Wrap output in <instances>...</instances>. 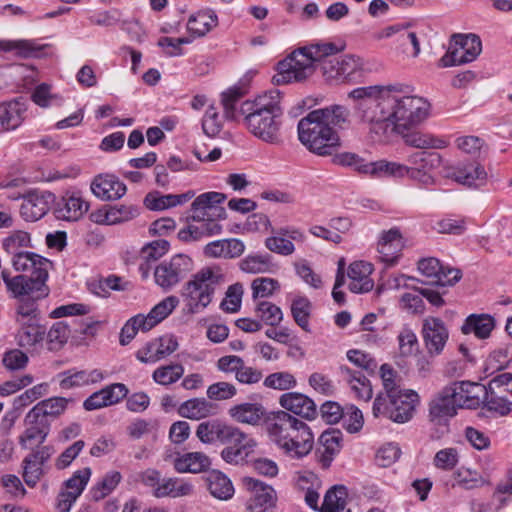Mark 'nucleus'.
I'll use <instances>...</instances> for the list:
<instances>
[{
  "instance_id": "7",
  "label": "nucleus",
  "mask_w": 512,
  "mask_h": 512,
  "mask_svg": "<svg viewBox=\"0 0 512 512\" xmlns=\"http://www.w3.org/2000/svg\"><path fill=\"white\" fill-rule=\"evenodd\" d=\"M390 100V123L397 133L418 126L429 116L430 104L422 97L409 95L407 85H392Z\"/></svg>"
},
{
  "instance_id": "39",
  "label": "nucleus",
  "mask_w": 512,
  "mask_h": 512,
  "mask_svg": "<svg viewBox=\"0 0 512 512\" xmlns=\"http://www.w3.org/2000/svg\"><path fill=\"white\" fill-rule=\"evenodd\" d=\"M229 414L237 422L256 425L264 416L265 409L259 403H241L231 407Z\"/></svg>"
},
{
  "instance_id": "4",
  "label": "nucleus",
  "mask_w": 512,
  "mask_h": 512,
  "mask_svg": "<svg viewBox=\"0 0 512 512\" xmlns=\"http://www.w3.org/2000/svg\"><path fill=\"white\" fill-rule=\"evenodd\" d=\"M271 440L285 454L300 459L313 448L314 436L309 426L286 411L277 412L268 423Z\"/></svg>"
},
{
  "instance_id": "9",
  "label": "nucleus",
  "mask_w": 512,
  "mask_h": 512,
  "mask_svg": "<svg viewBox=\"0 0 512 512\" xmlns=\"http://www.w3.org/2000/svg\"><path fill=\"white\" fill-rule=\"evenodd\" d=\"M419 395L414 390L396 394H378L373 403V415L383 416L395 423H406L413 418Z\"/></svg>"
},
{
  "instance_id": "18",
  "label": "nucleus",
  "mask_w": 512,
  "mask_h": 512,
  "mask_svg": "<svg viewBox=\"0 0 512 512\" xmlns=\"http://www.w3.org/2000/svg\"><path fill=\"white\" fill-rule=\"evenodd\" d=\"M55 199V195L49 191H29L23 196L20 215L25 221H37L48 213Z\"/></svg>"
},
{
  "instance_id": "3",
  "label": "nucleus",
  "mask_w": 512,
  "mask_h": 512,
  "mask_svg": "<svg viewBox=\"0 0 512 512\" xmlns=\"http://www.w3.org/2000/svg\"><path fill=\"white\" fill-rule=\"evenodd\" d=\"M13 268L18 272H30V276L17 275L10 276V271L4 269L1 271V278L6 285L7 291L14 298H18L25 294H36L38 298H45L49 294V287L46 282L49 277V269L52 262L47 258L34 253L28 252L20 255L12 263Z\"/></svg>"
},
{
  "instance_id": "58",
  "label": "nucleus",
  "mask_w": 512,
  "mask_h": 512,
  "mask_svg": "<svg viewBox=\"0 0 512 512\" xmlns=\"http://www.w3.org/2000/svg\"><path fill=\"white\" fill-rule=\"evenodd\" d=\"M312 304L306 297H296L291 304V314L294 321L303 330L309 331V317L311 313Z\"/></svg>"
},
{
  "instance_id": "41",
  "label": "nucleus",
  "mask_w": 512,
  "mask_h": 512,
  "mask_svg": "<svg viewBox=\"0 0 512 512\" xmlns=\"http://www.w3.org/2000/svg\"><path fill=\"white\" fill-rule=\"evenodd\" d=\"M218 24V17L214 11H200L189 17L188 31L195 37H203Z\"/></svg>"
},
{
  "instance_id": "17",
  "label": "nucleus",
  "mask_w": 512,
  "mask_h": 512,
  "mask_svg": "<svg viewBox=\"0 0 512 512\" xmlns=\"http://www.w3.org/2000/svg\"><path fill=\"white\" fill-rule=\"evenodd\" d=\"M455 390L451 385L443 387L429 402V419L436 424H442L457 414L459 408L455 398Z\"/></svg>"
},
{
  "instance_id": "6",
  "label": "nucleus",
  "mask_w": 512,
  "mask_h": 512,
  "mask_svg": "<svg viewBox=\"0 0 512 512\" xmlns=\"http://www.w3.org/2000/svg\"><path fill=\"white\" fill-rule=\"evenodd\" d=\"M225 282V275L219 267H204L193 274L180 291L188 312L195 314L208 307L215 291Z\"/></svg>"
},
{
  "instance_id": "55",
  "label": "nucleus",
  "mask_w": 512,
  "mask_h": 512,
  "mask_svg": "<svg viewBox=\"0 0 512 512\" xmlns=\"http://www.w3.org/2000/svg\"><path fill=\"white\" fill-rule=\"evenodd\" d=\"M239 266L246 273H266L271 270V256L269 254L248 255L240 261Z\"/></svg>"
},
{
  "instance_id": "8",
  "label": "nucleus",
  "mask_w": 512,
  "mask_h": 512,
  "mask_svg": "<svg viewBox=\"0 0 512 512\" xmlns=\"http://www.w3.org/2000/svg\"><path fill=\"white\" fill-rule=\"evenodd\" d=\"M348 97L356 102L355 110L363 122H390L392 85L358 87L349 92Z\"/></svg>"
},
{
  "instance_id": "46",
  "label": "nucleus",
  "mask_w": 512,
  "mask_h": 512,
  "mask_svg": "<svg viewBox=\"0 0 512 512\" xmlns=\"http://www.w3.org/2000/svg\"><path fill=\"white\" fill-rule=\"evenodd\" d=\"M17 299L19 301L16 305V323L25 324V322L39 320L40 311L37 300L40 298L36 297V294H25Z\"/></svg>"
},
{
  "instance_id": "1",
  "label": "nucleus",
  "mask_w": 512,
  "mask_h": 512,
  "mask_svg": "<svg viewBox=\"0 0 512 512\" xmlns=\"http://www.w3.org/2000/svg\"><path fill=\"white\" fill-rule=\"evenodd\" d=\"M350 110L334 104L309 112L298 122V138L312 153L331 156L341 147L339 131L350 125Z\"/></svg>"
},
{
  "instance_id": "35",
  "label": "nucleus",
  "mask_w": 512,
  "mask_h": 512,
  "mask_svg": "<svg viewBox=\"0 0 512 512\" xmlns=\"http://www.w3.org/2000/svg\"><path fill=\"white\" fill-rule=\"evenodd\" d=\"M26 104L21 99L0 104V125L3 130H15L24 120Z\"/></svg>"
},
{
  "instance_id": "57",
  "label": "nucleus",
  "mask_w": 512,
  "mask_h": 512,
  "mask_svg": "<svg viewBox=\"0 0 512 512\" xmlns=\"http://www.w3.org/2000/svg\"><path fill=\"white\" fill-rule=\"evenodd\" d=\"M338 51L336 47L335 51L320 57L316 62L319 63L322 74L327 81L343 80L342 71L340 70V58L336 55Z\"/></svg>"
},
{
  "instance_id": "29",
  "label": "nucleus",
  "mask_w": 512,
  "mask_h": 512,
  "mask_svg": "<svg viewBox=\"0 0 512 512\" xmlns=\"http://www.w3.org/2000/svg\"><path fill=\"white\" fill-rule=\"evenodd\" d=\"M338 373L341 379L351 387V390L359 400L367 402L372 398L373 390L370 381L364 373L355 371V369L347 365H341Z\"/></svg>"
},
{
  "instance_id": "45",
  "label": "nucleus",
  "mask_w": 512,
  "mask_h": 512,
  "mask_svg": "<svg viewBox=\"0 0 512 512\" xmlns=\"http://www.w3.org/2000/svg\"><path fill=\"white\" fill-rule=\"evenodd\" d=\"M343 434L338 429H331L323 432L319 437V442L323 447L321 462L324 466H329L333 457L339 453Z\"/></svg>"
},
{
  "instance_id": "30",
  "label": "nucleus",
  "mask_w": 512,
  "mask_h": 512,
  "mask_svg": "<svg viewBox=\"0 0 512 512\" xmlns=\"http://www.w3.org/2000/svg\"><path fill=\"white\" fill-rule=\"evenodd\" d=\"M373 271L372 264L365 261H355L350 264L348 277L350 278L349 289L353 293L369 292L373 288V281L370 274Z\"/></svg>"
},
{
  "instance_id": "64",
  "label": "nucleus",
  "mask_w": 512,
  "mask_h": 512,
  "mask_svg": "<svg viewBox=\"0 0 512 512\" xmlns=\"http://www.w3.org/2000/svg\"><path fill=\"white\" fill-rule=\"evenodd\" d=\"M401 455V449L395 443H387L380 447L375 455V462L379 467H390Z\"/></svg>"
},
{
  "instance_id": "48",
  "label": "nucleus",
  "mask_w": 512,
  "mask_h": 512,
  "mask_svg": "<svg viewBox=\"0 0 512 512\" xmlns=\"http://www.w3.org/2000/svg\"><path fill=\"white\" fill-rule=\"evenodd\" d=\"M136 205H114L104 211V221L107 225H115L130 221L139 215Z\"/></svg>"
},
{
  "instance_id": "20",
  "label": "nucleus",
  "mask_w": 512,
  "mask_h": 512,
  "mask_svg": "<svg viewBox=\"0 0 512 512\" xmlns=\"http://www.w3.org/2000/svg\"><path fill=\"white\" fill-rule=\"evenodd\" d=\"M177 338L172 334H165L148 342L137 351L136 357L142 363H155L166 358L178 349Z\"/></svg>"
},
{
  "instance_id": "37",
  "label": "nucleus",
  "mask_w": 512,
  "mask_h": 512,
  "mask_svg": "<svg viewBox=\"0 0 512 512\" xmlns=\"http://www.w3.org/2000/svg\"><path fill=\"white\" fill-rule=\"evenodd\" d=\"M19 328L16 339L18 345L23 348L34 347L44 340L46 328L40 325L39 320L17 323Z\"/></svg>"
},
{
  "instance_id": "28",
  "label": "nucleus",
  "mask_w": 512,
  "mask_h": 512,
  "mask_svg": "<svg viewBox=\"0 0 512 512\" xmlns=\"http://www.w3.org/2000/svg\"><path fill=\"white\" fill-rule=\"evenodd\" d=\"M279 402L280 405L287 411H290L308 420L314 419L317 415V408L314 401L302 393H285L280 397Z\"/></svg>"
},
{
  "instance_id": "53",
  "label": "nucleus",
  "mask_w": 512,
  "mask_h": 512,
  "mask_svg": "<svg viewBox=\"0 0 512 512\" xmlns=\"http://www.w3.org/2000/svg\"><path fill=\"white\" fill-rule=\"evenodd\" d=\"M452 42L463 48L468 62L474 61L482 51V43L475 34H454Z\"/></svg>"
},
{
  "instance_id": "2",
  "label": "nucleus",
  "mask_w": 512,
  "mask_h": 512,
  "mask_svg": "<svg viewBox=\"0 0 512 512\" xmlns=\"http://www.w3.org/2000/svg\"><path fill=\"white\" fill-rule=\"evenodd\" d=\"M281 93L274 89L242 103L239 114L248 131L256 138L269 143L280 144L283 108Z\"/></svg>"
},
{
  "instance_id": "22",
  "label": "nucleus",
  "mask_w": 512,
  "mask_h": 512,
  "mask_svg": "<svg viewBox=\"0 0 512 512\" xmlns=\"http://www.w3.org/2000/svg\"><path fill=\"white\" fill-rule=\"evenodd\" d=\"M455 390L459 408H477L482 402L486 404V386L470 381H456L450 384Z\"/></svg>"
},
{
  "instance_id": "32",
  "label": "nucleus",
  "mask_w": 512,
  "mask_h": 512,
  "mask_svg": "<svg viewBox=\"0 0 512 512\" xmlns=\"http://www.w3.org/2000/svg\"><path fill=\"white\" fill-rule=\"evenodd\" d=\"M239 437L231 441L221 452L222 458L230 464H238L244 461L256 446L254 439L240 430Z\"/></svg>"
},
{
  "instance_id": "26",
  "label": "nucleus",
  "mask_w": 512,
  "mask_h": 512,
  "mask_svg": "<svg viewBox=\"0 0 512 512\" xmlns=\"http://www.w3.org/2000/svg\"><path fill=\"white\" fill-rule=\"evenodd\" d=\"M94 195L102 200H118L125 195L127 188L116 176L111 174L98 175L91 183Z\"/></svg>"
},
{
  "instance_id": "33",
  "label": "nucleus",
  "mask_w": 512,
  "mask_h": 512,
  "mask_svg": "<svg viewBox=\"0 0 512 512\" xmlns=\"http://www.w3.org/2000/svg\"><path fill=\"white\" fill-rule=\"evenodd\" d=\"M239 437L231 441L221 452L222 458L230 464H238L244 461L256 446L254 439L240 430Z\"/></svg>"
},
{
  "instance_id": "61",
  "label": "nucleus",
  "mask_w": 512,
  "mask_h": 512,
  "mask_svg": "<svg viewBox=\"0 0 512 512\" xmlns=\"http://www.w3.org/2000/svg\"><path fill=\"white\" fill-rule=\"evenodd\" d=\"M91 473L92 472L89 467L74 472V474L67 481H65V492L72 494V496H75V498H78L85 489L90 479Z\"/></svg>"
},
{
  "instance_id": "62",
  "label": "nucleus",
  "mask_w": 512,
  "mask_h": 512,
  "mask_svg": "<svg viewBox=\"0 0 512 512\" xmlns=\"http://www.w3.org/2000/svg\"><path fill=\"white\" fill-rule=\"evenodd\" d=\"M243 285L235 283L230 285L226 291L225 298L220 304V308L228 313H235L241 308Z\"/></svg>"
},
{
  "instance_id": "24",
  "label": "nucleus",
  "mask_w": 512,
  "mask_h": 512,
  "mask_svg": "<svg viewBox=\"0 0 512 512\" xmlns=\"http://www.w3.org/2000/svg\"><path fill=\"white\" fill-rule=\"evenodd\" d=\"M403 247L404 241L399 229L392 228L382 232L378 242V252L381 261L389 267L394 266L401 256Z\"/></svg>"
},
{
  "instance_id": "60",
  "label": "nucleus",
  "mask_w": 512,
  "mask_h": 512,
  "mask_svg": "<svg viewBox=\"0 0 512 512\" xmlns=\"http://www.w3.org/2000/svg\"><path fill=\"white\" fill-rule=\"evenodd\" d=\"M70 329L66 322L58 321L52 325L47 332L48 349L51 351L59 350L68 340Z\"/></svg>"
},
{
  "instance_id": "16",
  "label": "nucleus",
  "mask_w": 512,
  "mask_h": 512,
  "mask_svg": "<svg viewBox=\"0 0 512 512\" xmlns=\"http://www.w3.org/2000/svg\"><path fill=\"white\" fill-rule=\"evenodd\" d=\"M418 270L426 278L424 283L431 286L453 285L462 277L460 270L444 269L434 257L421 259L418 262Z\"/></svg>"
},
{
  "instance_id": "19",
  "label": "nucleus",
  "mask_w": 512,
  "mask_h": 512,
  "mask_svg": "<svg viewBox=\"0 0 512 512\" xmlns=\"http://www.w3.org/2000/svg\"><path fill=\"white\" fill-rule=\"evenodd\" d=\"M422 336L425 348L430 356H437L443 351L449 338L448 330L440 318L428 317L422 324Z\"/></svg>"
},
{
  "instance_id": "56",
  "label": "nucleus",
  "mask_w": 512,
  "mask_h": 512,
  "mask_svg": "<svg viewBox=\"0 0 512 512\" xmlns=\"http://www.w3.org/2000/svg\"><path fill=\"white\" fill-rule=\"evenodd\" d=\"M67 403L66 398L52 397L37 403L32 409L39 412L43 418H56L65 411Z\"/></svg>"
},
{
  "instance_id": "36",
  "label": "nucleus",
  "mask_w": 512,
  "mask_h": 512,
  "mask_svg": "<svg viewBox=\"0 0 512 512\" xmlns=\"http://www.w3.org/2000/svg\"><path fill=\"white\" fill-rule=\"evenodd\" d=\"M32 247L31 236L23 230H14L2 240L3 250L11 256V264L20 255L28 253L27 249Z\"/></svg>"
},
{
  "instance_id": "54",
  "label": "nucleus",
  "mask_w": 512,
  "mask_h": 512,
  "mask_svg": "<svg viewBox=\"0 0 512 512\" xmlns=\"http://www.w3.org/2000/svg\"><path fill=\"white\" fill-rule=\"evenodd\" d=\"M184 374V367L180 363L163 365L154 370L152 379L159 385L168 386L176 383Z\"/></svg>"
},
{
  "instance_id": "12",
  "label": "nucleus",
  "mask_w": 512,
  "mask_h": 512,
  "mask_svg": "<svg viewBox=\"0 0 512 512\" xmlns=\"http://www.w3.org/2000/svg\"><path fill=\"white\" fill-rule=\"evenodd\" d=\"M192 269V260L184 254L174 255L154 269L155 282L161 288L170 290L177 285Z\"/></svg>"
},
{
  "instance_id": "43",
  "label": "nucleus",
  "mask_w": 512,
  "mask_h": 512,
  "mask_svg": "<svg viewBox=\"0 0 512 512\" xmlns=\"http://www.w3.org/2000/svg\"><path fill=\"white\" fill-rule=\"evenodd\" d=\"M178 305L179 299L174 295L168 296L156 304L147 315H144L146 330L152 329L166 319Z\"/></svg>"
},
{
  "instance_id": "27",
  "label": "nucleus",
  "mask_w": 512,
  "mask_h": 512,
  "mask_svg": "<svg viewBox=\"0 0 512 512\" xmlns=\"http://www.w3.org/2000/svg\"><path fill=\"white\" fill-rule=\"evenodd\" d=\"M89 206L80 196L66 194L55 204L54 215L57 219L76 221L87 212Z\"/></svg>"
},
{
  "instance_id": "63",
  "label": "nucleus",
  "mask_w": 512,
  "mask_h": 512,
  "mask_svg": "<svg viewBox=\"0 0 512 512\" xmlns=\"http://www.w3.org/2000/svg\"><path fill=\"white\" fill-rule=\"evenodd\" d=\"M251 289L253 299L267 298L280 289V284L276 279L260 277L253 280Z\"/></svg>"
},
{
  "instance_id": "52",
  "label": "nucleus",
  "mask_w": 512,
  "mask_h": 512,
  "mask_svg": "<svg viewBox=\"0 0 512 512\" xmlns=\"http://www.w3.org/2000/svg\"><path fill=\"white\" fill-rule=\"evenodd\" d=\"M347 490L344 486H334L327 491L320 512H340L346 505Z\"/></svg>"
},
{
  "instance_id": "21",
  "label": "nucleus",
  "mask_w": 512,
  "mask_h": 512,
  "mask_svg": "<svg viewBox=\"0 0 512 512\" xmlns=\"http://www.w3.org/2000/svg\"><path fill=\"white\" fill-rule=\"evenodd\" d=\"M272 235L265 239V247L276 254L288 256L294 253L295 246L292 241H303V233L290 227H282L279 229L272 228Z\"/></svg>"
},
{
  "instance_id": "40",
  "label": "nucleus",
  "mask_w": 512,
  "mask_h": 512,
  "mask_svg": "<svg viewBox=\"0 0 512 512\" xmlns=\"http://www.w3.org/2000/svg\"><path fill=\"white\" fill-rule=\"evenodd\" d=\"M393 167L394 165L389 164V161L378 160L374 162H367L357 154L351 168L362 175H367L373 178H383L390 176V172H393Z\"/></svg>"
},
{
  "instance_id": "31",
  "label": "nucleus",
  "mask_w": 512,
  "mask_h": 512,
  "mask_svg": "<svg viewBox=\"0 0 512 512\" xmlns=\"http://www.w3.org/2000/svg\"><path fill=\"white\" fill-rule=\"evenodd\" d=\"M178 413L183 418L200 420L215 416L218 413V405L205 398H192L179 406Z\"/></svg>"
},
{
  "instance_id": "44",
  "label": "nucleus",
  "mask_w": 512,
  "mask_h": 512,
  "mask_svg": "<svg viewBox=\"0 0 512 512\" xmlns=\"http://www.w3.org/2000/svg\"><path fill=\"white\" fill-rule=\"evenodd\" d=\"M178 472L200 473L210 466V459L202 452H190L177 458L174 463Z\"/></svg>"
},
{
  "instance_id": "5",
  "label": "nucleus",
  "mask_w": 512,
  "mask_h": 512,
  "mask_svg": "<svg viewBox=\"0 0 512 512\" xmlns=\"http://www.w3.org/2000/svg\"><path fill=\"white\" fill-rule=\"evenodd\" d=\"M336 50L333 43H317L295 50L279 63V72L273 77L276 84L303 81L315 70V63L322 56Z\"/></svg>"
},
{
  "instance_id": "59",
  "label": "nucleus",
  "mask_w": 512,
  "mask_h": 512,
  "mask_svg": "<svg viewBox=\"0 0 512 512\" xmlns=\"http://www.w3.org/2000/svg\"><path fill=\"white\" fill-rule=\"evenodd\" d=\"M122 476L118 471H110L91 490L92 498L99 501L109 495L120 483Z\"/></svg>"
},
{
  "instance_id": "14",
  "label": "nucleus",
  "mask_w": 512,
  "mask_h": 512,
  "mask_svg": "<svg viewBox=\"0 0 512 512\" xmlns=\"http://www.w3.org/2000/svg\"><path fill=\"white\" fill-rule=\"evenodd\" d=\"M226 195L220 192H206L199 195L191 204L193 221L217 220L226 218V211L219 204L223 203Z\"/></svg>"
},
{
  "instance_id": "11",
  "label": "nucleus",
  "mask_w": 512,
  "mask_h": 512,
  "mask_svg": "<svg viewBox=\"0 0 512 512\" xmlns=\"http://www.w3.org/2000/svg\"><path fill=\"white\" fill-rule=\"evenodd\" d=\"M512 406V374L505 372L493 377L486 386V407L504 416Z\"/></svg>"
},
{
  "instance_id": "34",
  "label": "nucleus",
  "mask_w": 512,
  "mask_h": 512,
  "mask_svg": "<svg viewBox=\"0 0 512 512\" xmlns=\"http://www.w3.org/2000/svg\"><path fill=\"white\" fill-rule=\"evenodd\" d=\"M451 177L460 184L467 186L483 185L487 178L484 167L477 162L461 163L457 165Z\"/></svg>"
},
{
  "instance_id": "23",
  "label": "nucleus",
  "mask_w": 512,
  "mask_h": 512,
  "mask_svg": "<svg viewBox=\"0 0 512 512\" xmlns=\"http://www.w3.org/2000/svg\"><path fill=\"white\" fill-rule=\"evenodd\" d=\"M52 448L49 446L39 447L22 462L23 479L29 487H34L43 475V465L51 457Z\"/></svg>"
},
{
  "instance_id": "25",
  "label": "nucleus",
  "mask_w": 512,
  "mask_h": 512,
  "mask_svg": "<svg viewBox=\"0 0 512 512\" xmlns=\"http://www.w3.org/2000/svg\"><path fill=\"white\" fill-rule=\"evenodd\" d=\"M398 134L402 136L406 145L416 149H445L449 145V141L445 137L436 136L414 128L402 130Z\"/></svg>"
},
{
  "instance_id": "15",
  "label": "nucleus",
  "mask_w": 512,
  "mask_h": 512,
  "mask_svg": "<svg viewBox=\"0 0 512 512\" xmlns=\"http://www.w3.org/2000/svg\"><path fill=\"white\" fill-rule=\"evenodd\" d=\"M24 427L19 436V444L24 449H33L46 440L50 432V420L31 409L24 418Z\"/></svg>"
},
{
  "instance_id": "13",
  "label": "nucleus",
  "mask_w": 512,
  "mask_h": 512,
  "mask_svg": "<svg viewBox=\"0 0 512 512\" xmlns=\"http://www.w3.org/2000/svg\"><path fill=\"white\" fill-rule=\"evenodd\" d=\"M242 484L250 493L247 507L251 512H266L275 506L277 495L272 486L252 477H243Z\"/></svg>"
},
{
  "instance_id": "38",
  "label": "nucleus",
  "mask_w": 512,
  "mask_h": 512,
  "mask_svg": "<svg viewBox=\"0 0 512 512\" xmlns=\"http://www.w3.org/2000/svg\"><path fill=\"white\" fill-rule=\"evenodd\" d=\"M495 327V320L488 314H472L468 316L461 327L463 334L474 333L479 339H486L490 336Z\"/></svg>"
},
{
  "instance_id": "51",
  "label": "nucleus",
  "mask_w": 512,
  "mask_h": 512,
  "mask_svg": "<svg viewBox=\"0 0 512 512\" xmlns=\"http://www.w3.org/2000/svg\"><path fill=\"white\" fill-rule=\"evenodd\" d=\"M41 49L42 47L30 40H0V51H16V55L21 58L37 57Z\"/></svg>"
},
{
  "instance_id": "42",
  "label": "nucleus",
  "mask_w": 512,
  "mask_h": 512,
  "mask_svg": "<svg viewBox=\"0 0 512 512\" xmlns=\"http://www.w3.org/2000/svg\"><path fill=\"white\" fill-rule=\"evenodd\" d=\"M207 488L211 495L220 500H227L234 494L230 479L220 471H211L206 478Z\"/></svg>"
},
{
  "instance_id": "49",
  "label": "nucleus",
  "mask_w": 512,
  "mask_h": 512,
  "mask_svg": "<svg viewBox=\"0 0 512 512\" xmlns=\"http://www.w3.org/2000/svg\"><path fill=\"white\" fill-rule=\"evenodd\" d=\"M169 250V242L164 239L152 241L145 245L140 252V258L145 262L140 264L139 269L144 276L148 274V262H154L165 255Z\"/></svg>"
},
{
  "instance_id": "47",
  "label": "nucleus",
  "mask_w": 512,
  "mask_h": 512,
  "mask_svg": "<svg viewBox=\"0 0 512 512\" xmlns=\"http://www.w3.org/2000/svg\"><path fill=\"white\" fill-rule=\"evenodd\" d=\"M193 492V485L183 479L168 478L161 485L154 489L157 498L170 496L173 498L190 495Z\"/></svg>"
},
{
  "instance_id": "50",
  "label": "nucleus",
  "mask_w": 512,
  "mask_h": 512,
  "mask_svg": "<svg viewBox=\"0 0 512 512\" xmlns=\"http://www.w3.org/2000/svg\"><path fill=\"white\" fill-rule=\"evenodd\" d=\"M255 316L266 325L278 326L283 320V312L280 307L272 302L259 301L254 309Z\"/></svg>"
},
{
  "instance_id": "10",
  "label": "nucleus",
  "mask_w": 512,
  "mask_h": 512,
  "mask_svg": "<svg viewBox=\"0 0 512 512\" xmlns=\"http://www.w3.org/2000/svg\"><path fill=\"white\" fill-rule=\"evenodd\" d=\"M407 161L410 166L389 162V164L394 165L393 172H390V176L403 177L407 175L424 185H430L434 183L430 172L441 165L442 157L436 152L420 151L412 153Z\"/></svg>"
}]
</instances>
